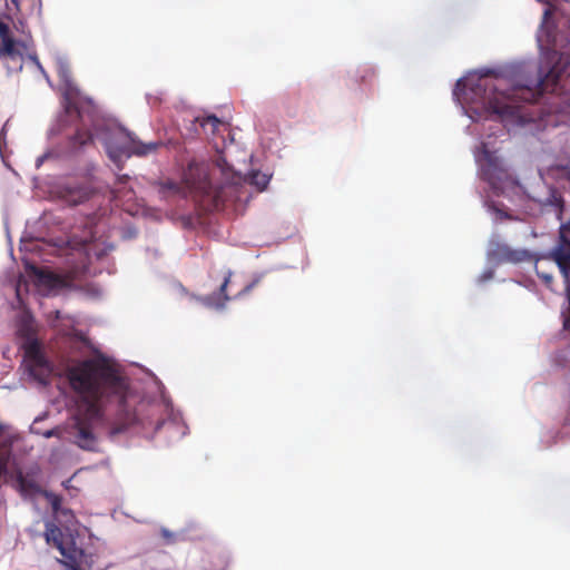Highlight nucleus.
Masks as SVG:
<instances>
[{
  "mask_svg": "<svg viewBox=\"0 0 570 570\" xmlns=\"http://www.w3.org/2000/svg\"><path fill=\"white\" fill-rule=\"evenodd\" d=\"M561 56L553 51L547 66H541L535 80L512 82L503 76L488 70L474 81L473 78L459 80L456 88L464 91L465 98L482 105L502 119L522 118L521 104L537 102L544 92L557 90L561 76Z\"/></svg>",
  "mask_w": 570,
  "mask_h": 570,
  "instance_id": "1",
  "label": "nucleus"
},
{
  "mask_svg": "<svg viewBox=\"0 0 570 570\" xmlns=\"http://www.w3.org/2000/svg\"><path fill=\"white\" fill-rule=\"evenodd\" d=\"M66 375L71 389L90 409L98 407L104 401H117L118 417L111 434L122 433L136 422L135 412L126 403L128 384L106 357L79 361L67 368Z\"/></svg>",
  "mask_w": 570,
  "mask_h": 570,
  "instance_id": "2",
  "label": "nucleus"
},
{
  "mask_svg": "<svg viewBox=\"0 0 570 570\" xmlns=\"http://www.w3.org/2000/svg\"><path fill=\"white\" fill-rule=\"evenodd\" d=\"M184 184L196 202L207 212L220 210L234 190L233 186H214L209 179V164L191 160L183 176Z\"/></svg>",
  "mask_w": 570,
  "mask_h": 570,
  "instance_id": "3",
  "label": "nucleus"
},
{
  "mask_svg": "<svg viewBox=\"0 0 570 570\" xmlns=\"http://www.w3.org/2000/svg\"><path fill=\"white\" fill-rule=\"evenodd\" d=\"M39 4L40 0H0V59L6 60L9 69L22 68V46L13 39L9 23L2 18L12 21L22 10L32 11Z\"/></svg>",
  "mask_w": 570,
  "mask_h": 570,
  "instance_id": "4",
  "label": "nucleus"
},
{
  "mask_svg": "<svg viewBox=\"0 0 570 570\" xmlns=\"http://www.w3.org/2000/svg\"><path fill=\"white\" fill-rule=\"evenodd\" d=\"M163 146V141L142 142L134 134L122 128L111 132L105 140L107 155L118 169L122 168L124 158L145 157L156 153Z\"/></svg>",
  "mask_w": 570,
  "mask_h": 570,
  "instance_id": "5",
  "label": "nucleus"
},
{
  "mask_svg": "<svg viewBox=\"0 0 570 570\" xmlns=\"http://www.w3.org/2000/svg\"><path fill=\"white\" fill-rule=\"evenodd\" d=\"M480 166L481 178L488 181L497 195L512 188L517 181L504 167L502 159L495 153L490 151L485 144H482L481 154L476 158Z\"/></svg>",
  "mask_w": 570,
  "mask_h": 570,
  "instance_id": "6",
  "label": "nucleus"
},
{
  "mask_svg": "<svg viewBox=\"0 0 570 570\" xmlns=\"http://www.w3.org/2000/svg\"><path fill=\"white\" fill-rule=\"evenodd\" d=\"M24 353L23 362L29 375L41 384H47L52 374V364L42 351L39 341H29L22 343Z\"/></svg>",
  "mask_w": 570,
  "mask_h": 570,
  "instance_id": "7",
  "label": "nucleus"
},
{
  "mask_svg": "<svg viewBox=\"0 0 570 570\" xmlns=\"http://www.w3.org/2000/svg\"><path fill=\"white\" fill-rule=\"evenodd\" d=\"M46 541L57 548L60 553L68 560L71 570H83L82 564L87 562V556L83 550L76 547H66L63 542V533L59 527L53 523H47L45 532Z\"/></svg>",
  "mask_w": 570,
  "mask_h": 570,
  "instance_id": "8",
  "label": "nucleus"
},
{
  "mask_svg": "<svg viewBox=\"0 0 570 570\" xmlns=\"http://www.w3.org/2000/svg\"><path fill=\"white\" fill-rule=\"evenodd\" d=\"M551 256L559 266L566 283L570 282V222L560 227L559 245L552 250ZM570 293V288L568 287ZM563 326L570 331V317L564 320Z\"/></svg>",
  "mask_w": 570,
  "mask_h": 570,
  "instance_id": "9",
  "label": "nucleus"
},
{
  "mask_svg": "<svg viewBox=\"0 0 570 570\" xmlns=\"http://www.w3.org/2000/svg\"><path fill=\"white\" fill-rule=\"evenodd\" d=\"M75 443L87 451L97 450V438L94 434L89 423L81 419H77L73 426Z\"/></svg>",
  "mask_w": 570,
  "mask_h": 570,
  "instance_id": "10",
  "label": "nucleus"
},
{
  "mask_svg": "<svg viewBox=\"0 0 570 570\" xmlns=\"http://www.w3.org/2000/svg\"><path fill=\"white\" fill-rule=\"evenodd\" d=\"M230 276H232V272L228 271L226 273V275L224 276V281H223L222 285L219 286L218 293L210 294L205 298V302L207 305L215 306L217 308H222V307H224L225 303L227 301H229V296L226 294V288L230 281Z\"/></svg>",
  "mask_w": 570,
  "mask_h": 570,
  "instance_id": "11",
  "label": "nucleus"
},
{
  "mask_svg": "<svg viewBox=\"0 0 570 570\" xmlns=\"http://www.w3.org/2000/svg\"><path fill=\"white\" fill-rule=\"evenodd\" d=\"M196 121L199 122L206 135H215L218 127L223 125L222 120H219L216 116L210 115L206 117H198Z\"/></svg>",
  "mask_w": 570,
  "mask_h": 570,
  "instance_id": "12",
  "label": "nucleus"
},
{
  "mask_svg": "<svg viewBox=\"0 0 570 570\" xmlns=\"http://www.w3.org/2000/svg\"><path fill=\"white\" fill-rule=\"evenodd\" d=\"M18 333L22 338H24V342L38 341L35 337L36 332L31 320H22Z\"/></svg>",
  "mask_w": 570,
  "mask_h": 570,
  "instance_id": "13",
  "label": "nucleus"
},
{
  "mask_svg": "<svg viewBox=\"0 0 570 570\" xmlns=\"http://www.w3.org/2000/svg\"><path fill=\"white\" fill-rule=\"evenodd\" d=\"M269 179V175L261 171H253L250 174V184L255 185L261 191L267 187Z\"/></svg>",
  "mask_w": 570,
  "mask_h": 570,
  "instance_id": "14",
  "label": "nucleus"
},
{
  "mask_svg": "<svg viewBox=\"0 0 570 570\" xmlns=\"http://www.w3.org/2000/svg\"><path fill=\"white\" fill-rule=\"evenodd\" d=\"M210 563L214 564V568L206 570H226L229 564V560L225 553L217 552L210 556Z\"/></svg>",
  "mask_w": 570,
  "mask_h": 570,
  "instance_id": "15",
  "label": "nucleus"
},
{
  "mask_svg": "<svg viewBox=\"0 0 570 570\" xmlns=\"http://www.w3.org/2000/svg\"><path fill=\"white\" fill-rule=\"evenodd\" d=\"M73 145L85 146L92 141V135L89 130L78 129L72 137Z\"/></svg>",
  "mask_w": 570,
  "mask_h": 570,
  "instance_id": "16",
  "label": "nucleus"
},
{
  "mask_svg": "<svg viewBox=\"0 0 570 570\" xmlns=\"http://www.w3.org/2000/svg\"><path fill=\"white\" fill-rule=\"evenodd\" d=\"M46 498L49 501L53 513L59 514V511L62 508L61 507L62 498L60 495L51 493V492H47Z\"/></svg>",
  "mask_w": 570,
  "mask_h": 570,
  "instance_id": "17",
  "label": "nucleus"
},
{
  "mask_svg": "<svg viewBox=\"0 0 570 570\" xmlns=\"http://www.w3.org/2000/svg\"><path fill=\"white\" fill-rule=\"evenodd\" d=\"M160 186H161L163 190H171V191H175V193H177L179 190L178 185L175 181H171V180L164 181V183H161Z\"/></svg>",
  "mask_w": 570,
  "mask_h": 570,
  "instance_id": "18",
  "label": "nucleus"
},
{
  "mask_svg": "<svg viewBox=\"0 0 570 570\" xmlns=\"http://www.w3.org/2000/svg\"><path fill=\"white\" fill-rule=\"evenodd\" d=\"M503 253H504V256L507 257L508 261H511V262L520 261V257L518 256V253L514 252V250H511L508 247L503 248Z\"/></svg>",
  "mask_w": 570,
  "mask_h": 570,
  "instance_id": "19",
  "label": "nucleus"
},
{
  "mask_svg": "<svg viewBox=\"0 0 570 570\" xmlns=\"http://www.w3.org/2000/svg\"><path fill=\"white\" fill-rule=\"evenodd\" d=\"M160 533H161V537L166 540L167 543L175 542V534L171 533L169 530L161 529Z\"/></svg>",
  "mask_w": 570,
  "mask_h": 570,
  "instance_id": "20",
  "label": "nucleus"
},
{
  "mask_svg": "<svg viewBox=\"0 0 570 570\" xmlns=\"http://www.w3.org/2000/svg\"><path fill=\"white\" fill-rule=\"evenodd\" d=\"M18 483H19V487L22 491H27L28 488H31L32 484L29 483L23 476L22 474L19 475L18 478Z\"/></svg>",
  "mask_w": 570,
  "mask_h": 570,
  "instance_id": "21",
  "label": "nucleus"
},
{
  "mask_svg": "<svg viewBox=\"0 0 570 570\" xmlns=\"http://www.w3.org/2000/svg\"><path fill=\"white\" fill-rule=\"evenodd\" d=\"M59 435H60V430L58 428L48 430L43 433V436L47 439L52 438V436H59Z\"/></svg>",
  "mask_w": 570,
  "mask_h": 570,
  "instance_id": "22",
  "label": "nucleus"
},
{
  "mask_svg": "<svg viewBox=\"0 0 570 570\" xmlns=\"http://www.w3.org/2000/svg\"><path fill=\"white\" fill-rule=\"evenodd\" d=\"M66 109H67V112H71V110H75L79 117H82L79 108L76 105H73L72 102H69Z\"/></svg>",
  "mask_w": 570,
  "mask_h": 570,
  "instance_id": "23",
  "label": "nucleus"
},
{
  "mask_svg": "<svg viewBox=\"0 0 570 570\" xmlns=\"http://www.w3.org/2000/svg\"><path fill=\"white\" fill-rule=\"evenodd\" d=\"M59 514L63 515V517H70V518H73V514H72V511L70 509H63L61 508L60 511H59Z\"/></svg>",
  "mask_w": 570,
  "mask_h": 570,
  "instance_id": "24",
  "label": "nucleus"
},
{
  "mask_svg": "<svg viewBox=\"0 0 570 570\" xmlns=\"http://www.w3.org/2000/svg\"><path fill=\"white\" fill-rule=\"evenodd\" d=\"M549 14H550V10H549V9H546V11H544V18H547Z\"/></svg>",
  "mask_w": 570,
  "mask_h": 570,
  "instance_id": "25",
  "label": "nucleus"
},
{
  "mask_svg": "<svg viewBox=\"0 0 570 570\" xmlns=\"http://www.w3.org/2000/svg\"><path fill=\"white\" fill-rule=\"evenodd\" d=\"M80 338H81V341H82L83 343H87V342H88V341H87V338H85V337H82V336H81Z\"/></svg>",
  "mask_w": 570,
  "mask_h": 570,
  "instance_id": "26",
  "label": "nucleus"
}]
</instances>
